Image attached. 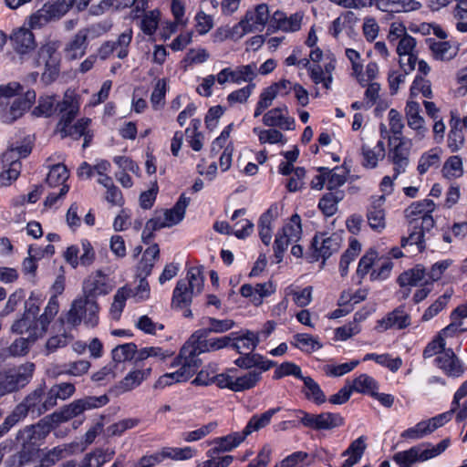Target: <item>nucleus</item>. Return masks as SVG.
Listing matches in <instances>:
<instances>
[{
  "label": "nucleus",
  "instance_id": "obj_1",
  "mask_svg": "<svg viewBox=\"0 0 467 467\" xmlns=\"http://www.w3.org/2000/svg\"><path fill=\"white\" fill-rule=\"evenodd\" d=\"M53 409L51 400L46 384L42 383L31 392H29L24 400L15 407L11 412L12 416L17 422L25 419L28 414L33 417H40L47 411Z\"/></svg>",
  "mask_w": 467,
  "mask_h": 467
},
{
  "label": "nucleus",
  "instance_id": "obj_2",
  "mask_svg": "<svg viewBox=\"0 0 467 467\" xmlns=\"http://www.w3.org/2000/svg\"><path fill=\"white\" fill-rule=\"evenodd\" d=\"M449 444V439L441 441L437 445L418 444L408 450L396 452L392 459L399 467H411L416 462H423L441 454Z\"/></svg>",
  "mask_w": 467,
  "mask_h": 467
},
{
  "label": "nucleus",
  "instance_id": "obj_3",
  "mask_svg": "<svg viewBox=\"0 0 467 467\" xmlns=\"http://www.w3.org/2000/svg\"><path fill=\"white\" fill-rule=\"evenodd\" d=\"M61 46L59 40L47 39L39 47L36 64L44 66L41 79L46 84H50L57 79L60 72L61 57L58 49Z\"/></svg>",
  "mask_w": 467,
  "mask_h": 467
},
{
  "label": "nucleus",
  "instance_id": "obj_4",
  "mask_svg": "<svg viewBox=\"0 0 467 467\" xmlns=\"http://www.w3.org/2000/svg\"><path fill=\"white\" fill-rule=\"evenodd\" d=\"M107 395L101 396H86L82 399L76 400L69 404L64 405L59 410L49 415L54 424H59L68 421L73 418L81 415L84 411L99 409L109 402Z\"/></svg>",
  "mask_w": 467,
  "mask_h": 467
},
{
  "label": "nucleus",
  "instance_id": "obj_5",
  "mask_svg": "<svg viewBox=\"0 0 467 467\" xmlns=\"http://www.w3.org/2000/svg\"><path fill=\"white\" fill-rule=\"evenodd\" d=\"M35 368L34 363L26 362L6 370L0 377V398L26 387L33 378Z\"/></svg>",
  "mask_w": 467,
  "mask_h": 467
},
{
  "label": "nucleus",
  "instance_id": "obj_6",
  "mask_svg": "<svg viewBox=\"0 0 467 467\" xmlns=\"http://www.w3.org/2000/svg\"><path fill=\"white\" fill-rule=\"evenodd\" d=\"M435 209L436 204L431 199L412 202L404 212L409 226L413 229L421 227L430 232L435 225L431 215Z\"/></svg>",
  "mask_w": 467,
  "mask_h": 467
},
{
  "label": "nucleus",
  "instance_id": "obj_7",
  "mask_svg": "<svg viewBox=\"0 0 467 467\" xmlns=\"http://www.w3.org/2000/svg\"><path fill=\"white\" fill-rule=\"evenodd\" d=\"M296 417L304 427L314 431H330L344 424V418L339 413L327 411L313 414L299 410L296 411Z\"/></svg>",
  "mask_w": 467,
  "mask_h": 467
},
{
  "label": "nucleus",
  "instance_id": "obj_8",
  "mask_svg": "<svg viewBox=\"0 0 467 467\" xmlns=\"http://www.w3.org/2000/svg\"><path fill=\"white\" fill-rule=\"evenodd\" d=\"M76 0H57L47 3L30 16V26L40 28L52 20H58L73 6Z\"/></svg>",
  "mask_w": 467,
  "mask_h": 467
},
{
  "label": "nucleus",
  "instance_id": "obj_9",
  "mask_svg": "<svg viewBox=\"0 0 467 467\" xmlns=\"http://www.w3.org/2000/svg\"><path fill=\"white\" fill-rule=\"evenodd\" d=\"M269 9L266 4H260L254 9L248 10L244 17L239 22L236 28L242 30V34L258 31L265 28L269 20Z\"/></svg>",
  "mask_w": 467,
  "mask_h": 467
},
{
  "label": "nucleus",
  "instance_id": "obj_10",
  "mask_svg": "<svg viewBox=\"0 0 467 467\" xmlns=\"http://www.w3.org/2000/svg\"><path fill=\"white\" fill-rule=\"evenodd\" d=\"M202 354L192 337L182 346L179 356L176 358V365L184 371L185 376H193L201 366V359L198 356Z\"/></svg>",
  "mask_w": 467,
  "mask_h": 467
},
{
  "label": "nucleus",
  "instance_id": "obj_11",
  "mask_svg": "<svg viewBox=\"0 0 467 467\" xmlns=\"http://www.w3.org/2000/svg\"><path fill=\"white\" fill-rule=\"evenodd\" d=\"M80 108V99L74 91L67 90L63 99L57 103V110L60 115V119L57 128L65 127L72 123L73 119L78 114Z\"/></svg>",
  "mask_w": 467,
  "mask_h": 467
},
{
  "label": "nucleus",
  "instance_id": "obj_12",
  "mask_svg": "<svg viewBox=\"0 0 467 467\" xmlns=\"http://www.w3.org/2000/svg\"><path fill=\"white\" fill-rule=\"evenodd\" d=\"M342 244V238L337 234H317L313 238L312 246L315 250L317 259L321 257L326 261L333 254L337 253Z\"/></svg>",
  "mask_w": 467,
  "mask_h": 467
},
{
  "label": "nucleus",
  "instance_id": "obj_13",
  "mask_svg": "<svg viewBox=\"0 0 467 467\" xmlns=\"http://www.w3.org/2000/svg\"><path fill=\"white\" fill-rule=\"evenodd\" d=\"M393 141H398V144L389 149V159L393 164L394 178H397L406 171L409 165L410 149L406 147L403 137L391 138L389 136V146Z\"/></svg>",
  "mask_w": 467,
  "mask_h": 467
},
{
  "label": "nucleus",
  "instance_id": "obj_14",
  "mask_svg": "<svg viewBox=\"0 0 467 467\" xmlns=\"http://www.w3.org/2000/svg\"><path fill=\"white\" fill-rule=\"evenodd\" d=\"M52 421L49 416L42 419L36 424L26 426L16 434V440L25 444L36 443L47 437L52 429Z\"/></svg>",
  "mask_w": 467,
  "mask_h": 467
},
{
  "label": "nucleus",
  "instance_id": "obj_15",
  "mask_svg": "<svg viewBox=\"0 0 467 467\" xmlns=\"http://www.w3.org/2000/svg\"><path fill=\"white\" fill-rule=\"evenodd\" d=\"M410 325V316L405 311L404 306H399L379 319L376 325L378 332H385L389 329H404Z\"/></svg>",
  "mask_w": 467,
  "mask_h": 467
},
{
  "label": "nucleus",
  "instance_id": "obj_16",
  "mask_svg": "<svg viewBox=\"0 0 467 467\" xmlns=\"http://www.w3.org/2000/svg\"><path fill=\"white\" fill-rule=\"evenodd\" d=\"M36 98L34 90H27L24 97L16 99L9 109H5L1 115V120L6 124H12L21 118L24 113L30 109Z\"/></svg>",
  "mask_w": 467,
  "mask_h": 467
},
{
  "label": "nucleus",
  "instance_id": "obj_17",
  "mask_svg": "<svg viewBox=\"0 0 467 467\" xmlns=\"http://www.w3.org/2000/svg\"><path fill=\"white\" fill-rule=\"evenodd\" d=\"M263 123L267 127H277L284 130L295 129V119L289 116L285 105L268 110L263 116Z\"/></svg>",
  "mask_w": 467,
  "mask_h": 467
},
{
  "label": "nucleus",
  "instance_id": "obj_18",
  "mask_svg": "<svg viewBox=\"0 0 467 467\" xmlns=\"http://www.w3.org/2000/svg\"><path fill=\"white\" fill-rule=\"evenodd\" d=\"M109 291L107 276L101 271H96L83 282V295L88 298L96 299L98 296L107 295Z\"/></svg>",
  "mask_w": 467,
  "mask_h": 467
},
{
  "label": "nucleus",
  "instance_id": "obj_19",
  "mask_svg": "<svg viewBox=\"0 0 467 467\" xmlns=\"http://www.w3.org/2000/svg\"><path fill=\"white\" fill-rule=\"evenodd\" d=\"M88 29L82 28L78 30L73 37L67 43L64 48L65 57L69 60H76L86 54L88 47Z\"/></svg>",
  "mask_w": 467,
  "mask_h": 467
},
{
  "label": "nucleus",
  "instance_id": "obj_20",
  "mask_svg": "<svg viewBox=\"0 0 467 467\" xmlns=\"http://www.w3.org/2000/svg\"><path fill=\"white\" fill-rule=\"evenodd\" d=\"M304 13L299 11L287 16L282 11H275L270 20L276 28L285 32H296L301 28Z\"/></svg>",
  "mask_w": 467,
  "mask_h": 467
},
{
  "label": "nucleus",
  "instance_id": "obj_21",
  "mask_svg": "<svg viewBox=\"0 0 467 467\" xmlns=\"http://www.w3.org/2000/svg\"><path fill=\"white\" fill-rule=\"evenodd\" d=\"M244 439L243 431H235L223 437L215 438L210 442L213 447L207 451V456L230 451L238 447Z\"/></svg>",
  "mask_w": 467,
  "mask_h": 467
},
{
  "label": "nucleus",
  "instance_id": "obj_22",
  "mask_svg": "<svg viewBox=\"0 0 467 467\" xmlns=\"http://www.w3.org/2000/svg\"><path fill=\"white\" fill-rule=\"evenodd\" d=\"M426 44L431 51V56L438 61H449L458 53V48L450 41H438L435 38L429 37Z\"/></svg>",
  "mask_w": 467,
  "mask_h": 467
},
{
  "label": "nucleus",
  "instance_id": "obj_23",
  "mask_svg": "<svg viewBox=\"0 0 467 467\" xmlns=\"http://www.w3.org/2000/svg\"><path fill=\"white\" fill-rule=\"evenodd\" d=\"M436 365L450 377H460L463 369L451 348L443 350L436 358Z\"/></svg>",
  "mask_w": 467,
  "mask_h": 467
},
{
  "label": "nucleus",
  "instance_id": "obj_24",
  "mask_svg": "<svg viewBox=\"0 0 467 467\" xmlns=\"http://www.w3.org/2000/svg\"><path fill=\"white\" fill-rule=\"evenodd\" d=\"M13 48L19 54H26L36 47L34 34L27 28H18L10 36Z\"/></svg>",
  "mask_w": 467,
  "mask_h": 467
},
{
  "label": "nucleus",
  "instance_id": "obj_25",
  "mask_svg": "<svg viewBox=\"0 0 467 467\" xmlns=\"http://www.w3.org/2000/svg\"><path fill=\"white\" fill-rule=\"evenodd\" d=\"M367 437L362 435L354 440L347 450L342 453V457H348L339 467H353L361 460L367 449Z\"/></svg>",
  "mask_w": 467,
  "mask_h": 467
},
{
  "label": "nucleus",
  "instance_id": "obj_26",
  "mask_svg": "<svg viewBox=\"0 0 467 467\" xmlns=\"http://www.w3.org/2000/svg\"><path fill=\"white\" fill-rule=\"evenodd\" d=\"M233 343L230 344L233 348L237 350L240 354L243 351H253L259 344V334H256L251 330H245L240 335L237 333H232L231 337Z\"/></svg>",
  "mask_w": 467,
  "mask_h": 467
},
{
  "label": "nucleus",
  "instance_id": "obj_27",
  "mask_svg": "<svg viewBox=\"0 0 467 467\" xmlns=\"http://www.w3.org/2000/svg\"><path fill=\"white\" fill-rule=\"evenodd\" d=\"M398 283L401 287L430 285L425 269L421 265H417L400 274Z\"/></svg>",
  "mask_w": 467,
  "mask_h": 467
},
{
  "label": "nucleus",
  "instance_id": "obj_28",
  "mask_svg": "<svg viewBox=\"0 0 467 467\" xmlns=\"http://www.w3.org/2000/svg\"><path fill=\"white\" fill-rule=\"evenodd\" d=\"M384 202V197H379L370 205L367 213L369 226L377 232H381L386 227Z\"/></svg>",
  "mask_w": 467,
  "mask_h": 467
},
{
  "label": "nucleus",
  "instance_id": "obj_29",
  "mask_svg": "<svg viewBox=\"0 0 467 467\" xmlns=\"http://www.w3.org/2000/svg\"><path fill=\"white\" fill-rule=\"evenodd\" d=\"M31 150L32 147L29 144L10 145L0 157L1 168L12 166L15 163H21L19 160L27 157Z\"/></svg>",
  "mask_w": 467,
  "mask_h": 467
},
{
  "label": "nucleus",
  "instance_id": "obj_30",
  "mask_svg": "<svg viewBox=\"0 0 467 467\" xmlns=\"http://www.w3.org/2000/svg\"><path fill=\"white\" fill-rule=\"evenodd\" d=\"M203 324L206 325V327L195 331L193 338H205L212 332L223 333L234 326V322L232 319H216L214 317L206 318Z\"/></svg>",
  "mask_w": 467,
  "mask_h": 467
},
{
  "label": "nucleus",
  "instance_id": "obj_31",
  "mask_svg": "<svg viewBox=\"0 0 467 467\" xmlns=\"http://www.w3.org/2000/svg\"><path fill=\"white\" fill-rule=\"evenodd\" d=\"M278 216V207L273 204L270 208L264 213L259 219V235L262 242L268 245L272 239V222Z\"/></svg>",
  "mask_w": 467,
  "mask_h": 467
},
{
  "label": "nucleus",
  "instance_id": "obj_32",
  "mask_svg": "<svg viewBox=\"0 0 467 467\" xmlns=\"http://www.w3.org/2000/svg\"><path fill=\"white\" fill-rule=\"evenodd\" d=\"M38 312V306L33 302H26L24 315L19 319L16 320L11 327L12 332L27 335L31 327L32 317H37Z\"/></svg>",
  "mask_w": 467,
  "mask_h": 467
},
{
  "label": "nucleus",
  "instance_id": "obj_33",
  "mask_svg": "<svg viewBox=\"0 0 467 467\" xmlns=\"http://www.w3.org/2000/svg\"><path fill=\"white\" fill-rule=\"evenodd\" d=\"M361 152L363 156L362 165L368 169L377 167L379 161L383 160L386 154L385 145L382 140H379L374 148L368 145H362Z\"/></svg>",
  "mask_w": 467,
  "mask_h": 467
},
{
  "label": "nucleus",
  "instance_id": "obj_34",
  "mask_svg": "<svg viewBox=\"0 0 467 467\" xmlns=\"http://www.w3.org/2000/svg\"><path fill=\"white\" fill-rule=\"evenodd\" d=\"M115 452L110 449H96L84 455L78 463V467H101L104 463L109 462Z\"/></svg>",
  "mask_w": 467,
  "mask_h": 467
},
{
  "label": "nucleus",
  "instance_id": "obj_35",
  "mask_svg": "<svg viewBox=\"0 0 467 467\" xmlns=\"http://www.w3.org/2000/svg\"><path fill=\"white\" fill-rule=\"evenodd\" d=\"M441 154L442 150L438 147L432 148L422 153L418 161V172L422 175L429 171L431 169L439 168L441 161Z\"/></svg>",
  "mask_w": 467,
  "mask_h": 467
},
{
  "label": "nucleus",
  "instance_id": "obj_36",
  "mask_svg": "<svg viewBox=\"0 0 467 467\" xmlns=\"http://www.w3.org/2000/svg\"><path fill=\"white\" fill-rule=\"evenodd\" d=\"M89 299L90 298L83 295L72 302L67 315V324L71 325L72 327H77L82 321H84V317L86 311L88 310V302H89Z\"/></svg>",
  "mask_w": 467,
  "mask_h": 467
},
{
  "label": "nucleus",
  "instance_id": "obj_37",
  "mask_svg": "<svg viewBox=\"0 0 467 467\" xmlns=\"http://www.w3.org/2000/svg\"><path fill=\"white\" fill-rule=\"evenodd\" d=\"M150 368L130 370L126 377L119 381V389L124 392L132 390L147 379L150 377Z\"/></svg>",
  "mask_w": 467,
  "mask_h": 467
},
{
  "label": "nucleus",
  "instance_id": "obj_38",
  "mask_svg": "<svg viewBox=\"0 0 467 467\" xmlns=\"http://www.w3.org/2000/svg\"><path fill=\"white\" fill-rule=\"evenodd\" d=\"M193 296L196 295L188 288L187 282L185 280H179L172 293L171 306L176 308L189 306Z\"/></svg>",
  "mask_w": 467,
  "mask_h": 467
},
{
  "label": "nucleus",
  "instance_id": "obj_39",
  "mask_svg": "<svg viewBox=\"0 0 467 467\" xmlns=\"http://www.w3.org/2000/svg\"><path fill=\"white\" fill-rule=\"evenodd\" d=\"M462 128L461 119L452 114L451 119V130L447 140L448 147L451 152L460 150L464 144L465 140Z\"/></svg>",
  "mask_w": 467,
  "mask_h": 467
},
{
  "label": "nucleus",
  "instance_id": "obj_40",
  "mask_svg": "<svg viewBox=\"0 0 467 467\" xmlns=\"http://www.w3.org/2000/svg\"><path fill=\"white\" fill-rule=\"evenodd\" d=\"M279 410H280L279 408H274V409H270V410L265 411L264 413H262L260 415H257V414L254 415L249 420V421L247 422L244 429L242 431L244 437L246 438L248 435L252 434L253 432L258 431L259 430L267 426L270 423L272 417L277 411H279Z\"/></svg>",
  "mask_w": 467,
  "mask_h": 467
},
{
  "label": "nucleus",
  "instance_id": "obj_41",
  "mask_svg": "<svg viewBox=\"0 0 467 467\" xmlns=\"http://www.w3.org/2000/svg\"><path fill=\"white\" fill-rule=\"evenodd\" d=\"M420 107L418 102L410 100L405 107V113L407 118L408 126L417 130L420 134L425 132L424 119L420 115Z\"/></svg>",
  "mask_w": 467,
  "mask_h": 467
},
{
  "label": "nucleus",
  "instance_id": "obj_42",
  "mask_svg": "<svg viewBox=\"0 0 467 467\" xmlns=\"http://www.w3.org/2000/svg\"><path fill=\"white\" fill-rule=\"evenodd\" d=\"M304 382L303 393L306 400L317 405H321L327 401L326 395L320 386L311 377L305 376L302 379Z\"/></svg>",
  "mask_w": 467,
  "mask_h": 467
},
{
  "label": "nucleus",
  "instance_id": "obj_43",
  "mask_svg": "<svg viewBox=\"0 0 467 467\" xmlns=\"http://www.w3.org/2000/svg\"><path fill=\"white\" fill-rule=\"evenodd\" d=\"M76 392V387L71 382H60L54 384L48 390L49 400L53 408L57 406V400H67Z\"/></svg>",
  "mask_w": 467,
  "mask_h": 467
},
{
  "label": "nucleus",
  "instance_id": "obj_44",
  "mask_svg": "<svg viewBox=\"0 0 467 467\" xmlns=\"http://www.w3.org/2000/svg\"><path fill=\"white\" fill-rule=\"evenodd\" d=\"M90 122L91 119L89 118H82L75 124L70 123L65 127L57 128V130L61 135V138L72 137L75 140H78L88 132Z\"/></svg>",
  "mask_w": 467,
  "mask_h": 467
},
{
  "label": "nucleus",
  "instance_id": "obj_45",
  "mask_svg": "<svg viewBox=\"0 0 467 467\" xmlns=\"http://www.w3.org/2000/svg\"><path fill=\"white\" fill-rule=\"evenodd\" d=\"M201 353L211 352L222 349L229 346L232 342L231 336H224L222 337L211 338H193V334L191 337Z\"/></svg>",
  "mask_w": 467,
  "mask_h": 467
},
{
  "label": "nucleus",
  "instance_id": "obj_46",
  "mask_svg": "<svg viewBox=\"0 0 467 467\" xmlns=\"http://www.w3.org/2000/svg\"><path fill=\"white\" fill-rule=\"evenodd\" d=\"M190 203V198L185 194H182L175 203V205L163 213L164 218L170 223L171 226L178 224L185 215V211Z\"/></svg>",
  "mask_w": 467,
  "mask_h": 467
},
{
  "label": "nucleus",
  "instance_id": "obj_47",
  "mask_svg": "<svg viewBox=\"0 0 467 467\" xmlns=\"http://www.w3.org/2000/svg\"><path fill=\"white\" fill-rule=\"evenodd\" d=\"M344 198L341 191L329 192L326 193L318 202V208L326 216H332L337 211L338 202Z\"/></svg>",
  "mask_w": 467,
  "mask_h": 467
},
{
  "label": "nucleus",
  "instance_id": "obj_48",
  "mask_svg": "<svg viewBox=\"0 0 467 467\" xmlns=\"http://www.w3.org/2000/svg\"><path fill=\"white\" fill-rule=\"evenodd\" d=\"M261 380V371L251 370L242 376H234L233 391L241 392L254 388Z\"/></svg>",
  "mask_w": 467,
  "mask_h": 467
},
{
  "label": "nucleus",
  "instance_id": "obj_49",
  "mask_svg": "<svg viewBox=\"0 0 467 467\" xmlns=\"http://www.w3.org/2000/svg\"><path fill=\"white\" fill-rule=\"evenodd\" d=\"M353 391L372 396L378 390V382L368 374H360L355 378L350 385Z\"/></svg>",
  "mask_w": 467,
  "mask_h": 467
},
{
  "label": "nucleus",
  "instance_id": "obj_50",
  "mask_svg": "<svg viewBox=\"0 0 467 467\" xmlns=\"http://www.w3.org/2000/svg\"><path fill=\"white\" fill-rule=\"evenodd\" d=\"M291 344L300 350L307 353L314 352L322 348L318 339L306 333H298L293 337Z\"/></svg>",
  "mask_w": 467,
  "mask_h": 467
},
{
  "label": "nucleus",
  "instance_id": "obj_51",
  "mask_svg": "<svg viewBox=\"0 0 467 467\" xmlns=\"http://www.w3.org/2000/svg\"><path fill=\"white\" fill-rule=\"evenodd\" d=\"M137 346L134 343H126L117 346L111 351L112 359L115 362L114 364L119 366V364L133 358L137 356Z\"/></svg>",
  "mask_w": 467,
  "mask_h": 467
},
{
  "label": "nucleus",
  "instance_id": "obj_52",
  "mask_svg": "<svg viewBox=\"0 0 467 467\" xmlns=\"http://www.w3.org/2000/svg\"><path fill=\"white\" fill-rule=\"evenodd\" d=\"M281 234L292 243H296L301 238V218L297 213L291 216L289 222L282 228Z\"/></svg>",
  "mask_w": 467,
  "mask_h": 467
},
{
  "label": "nucleus",
  "instance_id": "obj_53",
  "mask_svg": "<svg viewBox=\"0 0 467 467\" xmlns=\"http://www.w3.org/2000/svg\"><path fill=\"white\" fill-rule=\"evenodd\" d=\"M441 172L449 180L460 178L463 174L462 159L457 155L451 156L444 162Z\"/></svg>",
  "mask_w": 467,
  "mask_h": 467
},
{
  "label": "nucleus",
  "instance_id": "obj_54",
  "mask_svg": "<svg viewBox=\"0 0 467 467\" xmlns=\"http://www.w3.org/2000/svg\"><path fill=\"white\" fill-rule=\"evenodd\" d=\"M69 177L68 171L67 167L63 164H56L53 165L50 169L47 177V183L50 187H57L61 185H66L65 182Z\"/></svg>",
  "mask_w": 467,
  "mask_h": 467
},
{
  "label": "nucleus",
  "instance_id": "obj_55",
  "mask_svg": "<svg viewBox=\"0 0 467 467\" xmlns=\"http://www.w3.org/2000/svg\"><path fill=\"white\" fill-rule=\"evenodd\" d=\"M56 96L40 97L33 114L36 117H50L57 110Z\"/></svg>",
  "mask_w": 467,
  "mask_h": 467
},
{
  "label": "nucleus",
  "instance_id": "obj_56",
  "mask_svg": "<svg viewBox=\"0 0 467 467\" xmlns=\"http://www.w3.org/2000/svg\"><path fill=\"white\" fill-rule=\"evenodd\" d=\"M257 67L254 63L239 66L232 69L234 83L250 82L256 77Z\"/></svg>",
  "mask_w": 467,
  "mask_h": 467
},
{
  "label": "nucleus",
  "instance_id": "obj_57",
  "mask_svg": "<svg viewBox=\"0 0 467 467\" xmlns=\"http://www.w3.org/2000/svg\"><path fill=\"white\" fill-rule=\"evenodd\" d=\"M132 40V30L126 29L121 33L116 41H111L114 45V52L119 59H123L129 55V47Z\"/></svg>",
  "mask_w": 467,
  "mask_h": 467
},
{
  "label": "nucleus",
  "instance_id": "obj_58",
  "mask_svg": "<svg viewBox=\"0 0 467 467\" xmlns=\"http://www.w3.org/2000/svg\"><path fill=\"white\" fill-rule=\"evenodd\" d=\"M184 280L187 282L188 288H190L195 295H199L202 292L204 278L200 268H190Z\"/></svg>",
  "mask_w": 467,
  "mask_h": 467
},
{
  "label": "nucleus",
  "instance_id": "obj_59",
  "mask_svg": "<svg viewBox=\"0 0 467 467\" xmlns=\"http://www.w3.org/2000/svg\"><path fill=\"white\" fill-rule=\"evenodd\" d=\"M451 297V293L448 292L439 296L438 299L425 310L421 317L422 321L426 322L436 317L442 309L446 307Z\"/></svg>",
  "mask_w": 467,
  "mask_h": 467
},
{
  "label": "nucleus",
  "instance_id": "obj_60",
  "mask_svg": "<svg viewBox=\"0 0 467 467\" xmlns=\"http://www.w3.org/2000/svg\"><path fill=\"white\" fill-rule=\"evenodd\" d=\"M431 434V431L426 420L419 421L415 426L408 428L400 434L402 439L417 441Z\"/></svg>",
  "mask_w": 467,
  "mask_h": 467
},
{
  "label": "nucleus",
  "instance_id": "obj_61",
  "mask_svg": "<svg viewBox=\"0 0 467 467\" xmlns=\"http://www.w3.org/2000/svg\"><path fill=\"white\" fill-rule=\"evenodd\" d=\"M140 420L137 418L123 419L118 422L109 425L106 431L108 436H120L127 430L135 428Z\"/></svg>",
  "mask_w": 467,
  "mask_h": 467
},
{
  "label": "nucleus",
  "instance_id": "obj_62",
  "mask_svg": "<svg viewBox=\"0 0 467 467\" xmlns=\"http://www.w3.org/2000/svg\"><path fill=\"white\" fill-rule=\"evenodd\" d=\"M126 289L129 290V298H132L136 303L142 302L150 298V289L149 283L145 278H140L135 288L126 285Z\"/></svg>",
  "mask_w": 467,
  "mask_h": 467
},
{
  "label": "nucleus",
  "instance_id": "obj_63",
  "mask_svg": "<svg viewBox=\"0 0 467 467\" xmlns=\"http://www.w3.org/2000/svg\"><path fill=\"white\" fill-rule=\"evenodd\" d=\"M126 286L119 288L114 295V299L110 306V315L112 318L119 319L124 309L126 300L129 298V292Z\"/></svg>",
  "mask_w": 467,
  "mask_h": 467
},
{
  "label": "nucleus",
  "instance_id": "obj_64",
  "mask_svg": "<svg viewBox=\"0 0 467 467\" xmlns=\"http://www.w3.org/2000/svg\"><path fill=\"white\" fill-rule=\"evenodd\" d=\"M90 368V362L86 359H80L74 362H69L63 366V369L57 374H67L69 376L79 377L86 374Z\"/></svg>",
  "mask_w": 467,
  "mask_h": 467
}]
</instances>
